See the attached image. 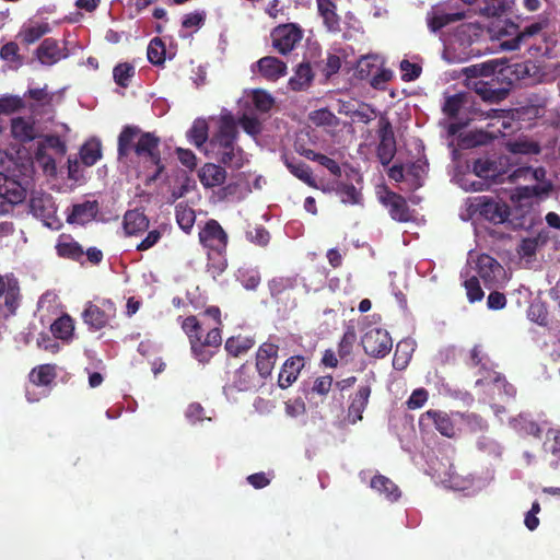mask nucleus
<instances>
[{
    "mask_svg": "<svg viewBox=\"0 0 560 560\" xmlns=\"http://www.w3.org/2000/svg\"><path fill=\"white\" fill-rule=\"evenodd\" d=\"M159 143L161 139L155 132L144 131L136 125H126L118 135V159L122 160L133 153L144 170H154L148 176V183H155L165 172Z\"/></svg>",
    "mask_w": 560,
    "mask_h": 560,
    "instance_id": "f257e3e1",
    "label": "nucleus"
},
{
    "mask_svg": "<svg viewBox=\"0 0 560 560\" xmlns=\"http://www.w3.org/2000/svg\"><path fill=\"white\" fill-rule=\"evenodd\" d=\"M203 316L211 317L215 325L208 328L206 335L201 334V323L195 315L184 317L182 323H179V328L188 337L194 359L202 364H207L215 354V350L221 347V328H219L221 327V311L217 306H211L203 310Z\"/></svg>",
    "mask_w": 560,
    "mask_h": 560,
    "instance_id": "f03ea898",
    "label": "nucleus"
},
{
    "mask_svg": "<svg viewBox=\"0 0 560 560\" xmlns=\"http://www.w3.org/2000/svg\"><path fill=\"white\" fill-rule=\"evenodd\" d=\"M237 125L230 115L222 116L218 121V129L209 141H206V153L220 165L235 171L245 164V153L237 144Z\"/></svg>",
    "mask_w": 560,
    "mask_h": 560,
    "instance_id": "7ed1b4c3",
    "label": "nucleus"
},
{
    "mask_svg": "<svg viewBox=\"0 0 560 560\" xmlns=\"http://www.w3.org/2000/svg\"><path fill=\"white\" fill-rule=\"evenodd\" d=\"M535 180L534 185H521L512 189L511 195H516L518 198L524 197H542L551 196L553 192V183L548 178V172L544 166L533 167L530 165L518 166L509 173L506 180L515 184L520 180Z\"/></svg>",
    "mask_w": 560,
    "mask_h": 560,
    "instance_id": "20e7f679",
    "label": "nucleus"
},
{
    "mask_svg": "<svg viewBox=\"0 0 560 560\" xmlns=\"http://www.w3.org/2000/svg\"><path fill=\"white\" fill-rule=\"evenodd\" d=\"M550 196L517 197L511 195L512 210L506 222H510L514 230L530 231L541 222L537 207L548 200Z\"/></svg>",
    "mask_w": 560,
    "mask_h": 560,
    "instance_id": "39448f33",
    "label": "nucleus"
},
{
    "mask_svg": "<svg viewBox=\"0 0 560 560\" xmlns=\"http://www.w3.org/2000/svg\"><path fill=\"white\" fill-rule=\"evenodd\" d=\"M25 188L12 177L0 172V215H11L14 207L25 202Z\"/></svg>",
    "mask_w": 560,
    "mask_h": 560,
    "instance_id": "423d86ee",
    "label": "nucleus"
},
{
    "mask_svg": "<svg viewBox=\"0 0 560 560\" xmlns=\"http://www.w3.org/2000/svg\"><path fill=\"white\" fill-rule=\"evenodd\" d=\"M198 242L208 253L222 256L228 249V233L215 219H210L203 223L202 229L198 232Z\"/></svg>",
    "mask_w": 560,
    "mask_h": 560,
    "instance_id": "0eeeda50",
    "label": "nucleus"
},
{
    "mask_svg": "<svg viewBox=\"0 0 560 560\" xmlns=\"http://www.w3.org/2000/svg\"><path fill=\"white\" fill-rule=\"evenodd\" d=\"M114 317L115 305L108 300H104L100 304L88 302L82 313L83 324L88 325V328L93 331L107 327L108 322Z\"/></svg>",
    "mask_w": 560,
    "mask_h": 560,
    "instance_id": "6e6552de",
    "label": "nucleus"
},
{
    "mask_svg": "<svg viewBox=\"0 0 560 560\" xmlns=\"http://www.w3.org/2000/svg\"><path fill=\"white\" fill-rule=\"evenodd\" d=\"M302 36L303 31H301L296 23L278 25L270 33L273 49L283 56H287L295 48L299 42H301Z\"/></svg>",
    "mask_w": 560,
    "mask_h": 560,
    "instance_id": "1a4fd4ad",
    "label": "nucleus"
},
{
    "mask_svg": "<svg viewBox=\"0 0 560 560\" xmlns=\"http://www.w3.org/2000/svg\"><path fill=\"white\" fill-rule=\"evenodd\" d=\"M364 353L372 358H384L392 350V337L385 329L372 328L360 339Z\"/></svg>",
    "mask_w": 560,
    "mask_h": 560,
    "instance_id": "9d476101",
    "label": "nucleus"
},
{
    "mask_svg": "<svg viewBox=\"0 0 560 560\" xmlns=\"http://www.w3.org/2000/svg\"><path fill=\"white\" fill-rule=\"evenodd\" d=\"M395 137L392 122L387 117L381 116L378 119V145H376V158L382 166H387L394 160Z\"/></svg>",
    "mask_w": 560,
    "mask_h": 560,
    "instance_id": "9b49d317",
    "label": "nucleus"
},
{
    "mask_svg": "<svg viewBox=\"0 0 560 560\" xmlns=\"http://www.w3.org/2000/svg\"><path fill=\"white\" fill-rule=\"evenodd\" d=\"M19 307V284L13 278L0 276V318L14 315Z\"/></svg>",
    "mask_w": 560,
    "mask_h": 560,
    "instance_id": "f8f14e48",
    "label": "nucleus"
},
{
    "mask_svg": "<svg viewBox=\"0 0 560 560\" xmlns=\"http://www.w3.org/2000/svg\"><path fill=\"white\" fill-rule=\"evenodd\" d=\"M27 208H30V213L34 218L42 220L48 228L50 226L49 221L55 219V212L57 211L52 197L43 191H32L30 201H27Z\"/></svg>",
    "mask_w": 560,
    "mask_h": 560,
    "instance_id": "ddd939ff",
    "label": "nucleus"
},
{
    "mask_svg": "<svg viewBox=\"0 0 560 560\" xmlns=\"http://www.w3.org/2000/svg\"><path fill=\"white\" fill-rule=\"evenodd\" d=\"M511 210V206L489 197H482L480 202H478V214L494 225L508 222Z\"/></svg>",
    "mask_w": 560,
    "mask_h": 560,
    "instance_id": "4468645a",
    "label": "nucleus"
},
{
    "mask_svg": "<svg viewBox=\"0 0 560 560\" xmlns=\"http://www.w3.org/2000/svg\"><path fill=\"white\" fill-rule=\"evenodd\" d=\"M47 148L56 151L58 155H65L67 147H65V142H62L57 135H46L44 136V141L37 144L36 161L44 166V171H46V173L51 174L55 172V162L45 153V149Z\"/></svg>",
    "mask_w": 560,
    "mask_h": 560,
    "instance_id": "2eb2a0df",
    "label": "nucleus"
},
{
    "mask_svg": "<svg viewBox=\"0 0 560 560\" xmlns=\"http://www.w3.org/2000/svg\"><path fill=\"white\" fill-rule=\"evenodd\" d=\"M98 203L94 201H83L82 203H73L68 212H66V223L70 225H85L97 217Z\"/></svg>",
    "mask_w": 560,
    "mask_h": 560,
    "instance_id": "dca6fc26",
    "label": "nucleus"
},
{
    "mask_svg": "<svg viewBox=\"0 0 560 560\" xmlns=\"http://www.w3.org/2000/svg\"><path fill=\"white\" fill-rule=\"evenodd\" d=\"M502 265L493 257L482 254L477 258V278L482 280L487 289L493 288L498 283V279L502 277Z\"/></svg>",
    "mask_w": 560,
    "mask_h": 560,
    "instance_id": "f3484780",
    "label": "nucleus"
},
{
    "mask_svg": "<svg viewBox=\"0 0 560 560\" xmlns=\"http://www.w3.org/2000/svg\"><path fill=\"white\" fill-rule=\"evenodd\" d=\"M430 423L434 425V429L439 431L442 436L447 439H453L455 436V424L452 417L447 413L439 410H429L418 419V424L420 427H427Z\"/></svg>",
    "mask_w": 560,
    "mask_h": 560,
    "instance_id": "a211bd4d",
    "label": "nucleus"
},
{
    "mask_svg": "<svg viewBox=\"0 0 560 560\" xmlns=\"http://www.w3.org/2000/svg\"><path fill=\"white\" fill-rule=\"evenodd\" d=\"M277 351H279V347L268 341L258 347V351H256V372H258L260 378L266 380L271 375L277 360Z\"/></svg>",
    "mask_w": 560,
    "mask_h": 560,
    "instance_id": "6ab92c4d",
    "label": "nucleus"
},
{
    "mask_svg": "<svg viewBox=\"0 0 560 560\" xmlns=\"http://www.w3.org/2000/svg\"><path fill=\"white\" fill-rule=\"evenodd\" d=\"M382 205L388 207V214H390V219L398 223L411 221V211H409L406 198L402 196L388 191L386 196L382 197Z\"/></svg>",
    "mask_w": 560,
    "mask_h": 560,
    "instance_id": "aec40b11",
    "label": "nucleus"
},
{
    "mask_svg": "<svg viewBox=\"0 0 560 560\" xmlns=\"http://www.w3.org/2000/svg\"><path fill=\"white\" fill-rule=\"evenodd\" d=\"M305 365V359L302 355H293L287 359L282 366H280V373H278V387L287 389L298 381L299 373Z\"/></svg>",
    "mask_w": 560,
    "mask_h": 560,
    "instance_id": "412c9836",
    "label": "nucleus"
},
{
    "mask_svg": "<svg viewBox=\"0 0 560 560\" xmlns=\"http://www.w3.org/2000/svg\"><path fill=\"white\" fill-rule=\"evenodd\" d=\"M548 27V18L540 16L535 23L528 24L522 32L516 33L510 40L501 43L502 50L515 51L520 49V45L527 38L538 35L541 31Z\"/></svg>",
    "mask_w": 560,
    "mask_h": 560,
    "instance_id": "4be33fe9",
    "label": "nucleus"
},
{
    "mask_svg": "<svg viewBox=\"0 0 560 560\" xmlns=\"http://www.w3.org/2000/svg\"><path fill=\"white\" fill-rule=\"evenodd\" d=\"M258 73L262 75L264 80L275 82L285 75L288 67L285 62L277 59L275 56H265L256 61Z\"/></svg>",
    "mask_w": 560,
    "mask_h": 560,
    "instance_id": "5701e85b",
    "label": "nucleus"
},
{
    "mask_svg": "<svg viewBox=\"0 0 560 560\" xmlns=\"http://www.w3.org/2000/svg\"><path fill=\"white\" fill-rule=\"evenodd\" d=\"M83 247L73 241V237L69 234H61L58 237V244H56V254L59 258L70 259L73 262L83 265Z\"/></svg>",
    "mask_w": 560,
    "mask_h": 560,
    "instance_id": "b1692460",
    "label": "nucleus"
},
{
    "mask_svg": "<svg viewBox=\"0 0 560 560\" xmlns=\"http://www.w3.org/2000/svg\"><path fill=\"white\" fill-rule=\"evenodd\" d=\"M223 167L225 166L219 163L203 164L202 168H200V172H198V178H200V184H202L203 188L212 189L225 183V177L228 176V173Z\"/></svg>",
    "mask_w": 560,
    "mask_h": 560,
    "instance_id": "393cba45",
    "label": "nucleus"
},
{
    "mask_svg": "<svg viewBox=\"0 0 560 560\" xmlns=\"http://www.w3.org/2000/svg\"><path fill=\"white\" fill-rule=\"evenodd\" d=\"M370 394V385H362L358 386L354 396L350 397V405H348V419H350V423L355 424V422L361 420V415L365 411V407H368Z\"/></svg>",
    "mask_w": 560,
    "mask_h": 560,
    "instance_id": "a878e982",
    "label": "nucleus"
},
{
    "mask_svg": "<svg viewBox=\"0 0 560 560\" xmlns=\"http://www.w3.org/2000/svg\"><path fill=\"white\" fill-rule=\"evenodd\" d=\"M282 161H284V166H287L288 172H290L292 176L296 177L298 180L306 184V186L313 189H317V184L312 176V168H310V165L294 156L288 155H284Z\"/></svg>",
    "mask_w": 560,
    "mask_h": 560,
    "instance_id": "bb28decb",
    "label": "nucleus"
},
{
    "mask_svg": "<svg viewBox=\"0 0 560 560\" xmlns=\"http://www.w3.org/2000/svg\"><path fill=\"white\" fill-rule=\"evenodd\" d=\"M63 57L65 55L60 51L59 43L51 37L42 40V44L36 49L37 61L44 66L51 67Z\"/></svg>",
    "mask_w": 560,
    "mask_h": 560,
    "instance_id": "cd10ccee",
    "label": "nucleus"
},
{
    "mask_svg": "<svg viewBox=\"0 0 560 560\" xmlns=\"http://www.w3.org/2000/svg\"><path fill=\"white\" fill-rule=\"evenodd\" d=\"M370 489L378 492V494L383 495L384 499L388 500L390 503L396 502L401 497V491H399L397 485H395L392 479L381 474H376L370 479Z\"/></svg>",
    "mask_w": 560,
    "mask_h": 560,
    "instance_id": "c85d7f7f",
    "label": "nucleus"
},
{
    "mask_svg": "<svg viewBox=\"0 0 560 560\" xmlns=\"http://www.w3.org/2000/svg\"><path fill=\"white\" fill-rule=\"evenodd\" d=\"M149 219L139 210H129L124 214V232L128 236H137L147 231Z\"/></svg>",
    "mask_w": 560,
    "mask_h": 560,
    "instance_id": "c756f323",
    "label": "nucleus"
},
{
    "mask_svg": "<svg viewBox=\"0 0 560 560\" xmlns=\"http://www.w3.org/2000/svg\"><path fill=\"white\" fill-rule=\"evenodd\" d=\"M493 80H478L475 82V92L485 102L500 103L508 96V89L493 86Z\"/></svg>",
    "mask_w": 560,
    "mask_h": 560,
    "instance_id": "7c9ffc66",
    "label": "nucleus"
},
{
    "mask_svg": "<svg viewBox=\"0 0 560 560\" xmlns=\"http://www.w3.org/2000/svg\"><path fill=\"white\" fill-rule=\"evenodd\" d=\"M312 81L313 72L310 62H300L296 70H294V75L288 80V88L295 92L305 91L310 88Z\"/></svg>",
    "mask_w": 560,
    "mask_h": 560,
    "instance_id": "2f4dec72",
    "label": "nucleus"
},
{
    "mask_svg": "<svg viewBox=\"0 0 560 560\" xmlns=\"http://www.w3.org/2000/svg\"><path fill=\"white\" fill-rule=\"evenodd\" d=\"M12 137L22 143L35 140V124L22 116L13 118Z\"/></svg>",
    "mask_w": 560,
    "mask_h": 560,
    "instance_id": "473e14b6",
    "label": "nucleus"
},
{
    "mask_svg": "<svg viewBox=\"0 0 560 560\" xmlns=\"http://www.w3.org/2000/svg\"><path fill=\"white\" fill-rule=\"evenodd\" d=\"M318 14L326 30L330 32L339 31V16L336 14V3L332 0H316Z\"/></svg>",
    "mask_w": 560,
    "mask_h": 560,
    "instance_id": "72a5a7b5",
    "label": "nucleus"
},
{
    "mask_svg": "<svg viewBox=\"0 0 560 560\" xmlns=\"http://www.w3.org/2000/svg\"><path fill=\"white\" fill-rule=\"evenodd\" d=\"M253 345H255V340L252 337L238 335L228 337L224 349H226L228 355L236 358L247 353Z\"/></svg>",
    "mask_w": 560,
    "mask_h": 560,
    "instance_id": "f704fd0d",
    "label": "nucleus"
},
{
    "mask_svg": "<svg viewBox=\"0 0 560 560\" xmlns=\"http://www.w3.org/2000/svg\"><path fill=\"white\" fill-rule=\"evenodd\" d=\"M506 150L512 154L521 155H538L541 152V147L537 141H532L526 138H518L517 140L509 141Z\"/></svg>",
    "mask_w": 560,
    "mask_h": 560,
    "instance_id": "c9c22d12",
    "label": "nucleus"
},
{
    "mask_svg": "<svg viewBox=\"0 0 560 560\" xmlns=\"http://www.w3.org/2000/svg\"><path fill=\"white\" fill-rule=\"evenodd\" d=\"M55 381V365L40 364L30 372V382L36 386H49Z\"/></svg>",
    "mask_w": 560,
    "mask_h": 560,
    "instance_id": "e433bc0d",
    "label": "nucleus"
},
{
    "mask_svg": "<svg viewBox=\"0 0 560 560\" xmlns=\"http://www.w3.org/2000/svg\"><path fill=\"white\" fill-rule=\"evenodd\" d=\"M101 159V142L96 139H90L83 142L80 148V160L83 166L91 167Z\"/></svg>",
    "mask_w": 560,
    "mask_h": 560,
    "instance_id": "4c0bfd02",
    "label": "nucleus"
},
{
    "mask_svg": "<svg viewBox=\"0 0 560 560\" xmlns=\"http://www.w3.org/2000/svg\"><path fill=\"white\" fill-rule=\"evenodd\" d=\"M49 330L60 340H70L73 336V319L68 314H63L51 323Z\"/></svg>",
    "mask_w": 560,
    "mask_h": 560,
    "instance_id": "58836bf2",
    "label": "nucleus"
},
{
    "mask_svg": "<svg viewBox=\"0 0 560 560\" xmlns=\"http://www.w3.org/2000/svg\"><path fill=\"white\" fill-rule=\"evenodd\" d=\"M467 104V95L465 93L453 94L444 100L442 105V114L446 115L448 119H456L459 110Z\"/></svg>",
    "mask_w": 560,
    "mask_h": 560,
    "instance_id": "ea45409f",
    "label": "nucleus"
},
{
    "mask_svg": "<svg viewBox=\"0 0 560 560\" xmlns=\"http://www.w3.org/2000/svg\"><path fill=\"white\" fill-rule=\"evenodd\" d=\"M495 68H498V61L489 60L464 68L463 74L468 79L489 78L495 73Z\"/></svg>",
    "mask_w": 560,
    "mask_h": 560,
    "instance_id": "a19ab883",
    "label": "nucleus"
},
{
    "mask_svg": "<svg viewBox=\"0 0 560 560\" xmlns=\"http://www.w3.org/2000/svg\"><path fill=\"white\" fill-rule=\"evenodd\" d=\"M209 139H211V137L207 135V121L202 118L194 120L190 129H188V140H190L191 144L200 149Z\"/></svg>",
    "mask_w": 560,
    "mask_h": 560,
    "instance_id": "79ce46f5",
    "label": "nucleus"
},
{
    "mask_svg": "<svg viewBox=\"0 0 560 560\" xmlns=\"http://www.w3.org/2000/svg\"><path fill=\"white\" fill-rule=\"evenodd\" d=\"M316 68H318L324 79L329 80L331 77L336 75L341 68V58L338 55L328 52L326 54V58L316 62Z\"/></svg>",
    "mask_w": 560,
    "mask_h": 560,
    "instance_id": "37998d69",
    "label": "nucleus"
},
{
    "mask_svg": "<svg viewBox=\"0 0 560 560\" xmlns=\"http://www.w3.org/2000/svg\"><path fill=\"white\" fill-rule=\"evenodd\" d=\"M472 173L481 179H494L498 177V164L489 159H477L472 163Z\"/></svg>",
    "mask_w": 560,
    "mask_h": 560,
    "instance_id": "c03bdc74",
    "label": "nucleus"
},
{
    "mask_svg": "<svg viewBox=\"0 0 560 560\" xmlns=\"http://www.w3.org/2000/svg\"><path fill=\"white\" fill-rule=\"evenodd\" d=\"M456 417L460 418V421H463L464 425L468 428V431L472 433L483 432L488 430V423L483 418L478 416L476 412H456Z\"/></svg>",
    "mask_w": 560,
    "mask_h": 560,
    "instance_id": "a18cd8bd",
    "label": "nucleus"
},
{
    "mask_svg": "<svg viewBox=\"0 0 560 560\" xmlns=\"http://www.w3.org/2000/svg\"><path fill=\"white\" fill-rule=\"evenodd\" d=\"M464 14L462 13H439L429 20V28L432 32H439L441 28L462 21Z\"/></svg>",
    "mask_w": 560,
    "mask_h": 560,
    "instance_id": "49530a36",
    "label": "nucleus"
},
{
    "mask_svg": "<svg viewBox=\"0 0 560 560\" xmlns=\"http://www.w3.org/2000/svg\"><path fill=\"white\" fill-rule=\"evenodd\" d=\"M512 7L513 0H488L482 11H485V14L489 18H500L508 14V12L512 10Z\"/></svg>",
    "mask_w": 560,
    "mask_h": 560,
    "instance_id": "de8ad7c7",
    "label": "nucleus"
},
{
    "mask_svg": "<svg viewBox=\"0 0 560 560\" xmlns=\"http://www.w3.org/2000/svg\"><path fill=\"white\" fill-rule=\"evenodd\" d=\"M336 194L345 205L357 206L361 203V192L352 184H340L336 188Z\"/></svg>",
    "mask_w": 560,
    "mask_h": 560,
    "instance_id": "09e8293b",
    "label": "nucleus"
},
{
    "mask_svg": "<svg viewBox=\"0 0 560 560\" xmlns=\"http://www.w3.org/2000/svg\"><path fill=\"white\" fill-rule=\"evenodd\" d=\"M148 61L154 66H161L165 61V45L159 37L148 44Z\"/></svg>",
    "mask_w": 560,
    "mask_h": 560,
    "instance_id": "8fccbe9b",
    "label": "nucleus"
},
{
    "mask_svg": "<svg viewBox=\"0 0 560 560\" xmlns=\"http://www.w3.org/2000/svg\"><path fill=\"white\" fill-rule=\"evenodd\" d=\"M114 82L118 84L120 88L129 86V81H131L132 75L135 74V68H132L129 62H120L118 66L114 67Z\"/></svg>",
    "mask_w": 560,
    "mask_h": 560,
    "instance_id": "3c124183",
    "label": "nucleus"
},
{
    "mask_svg": "<svg viewBox=\"0 0 560 560\" xmlns=\"http://www.w3.org/2000/svg\"><path fill=\"white\" fill-rule=\"evenodd\" d=\"M491 140V136L485 131H470L460 137V147L470 149L479 145H486Z\"/></svg>",
    "mask_w": 560,
    "mask_h": 560,
    "instance_id": "603ef678",
    "label": "nucleus"
},
{
    "mask_svg": "<svg viewBox=\"0 0 560 560\" xmlns=\"http://www.w3.org/2000/svg\"><path fill=\"white\" fill-rule=\"evenodd\" d=\"M24 107L23 98L18 95H3L0 97V115H11Z\"/></svg>",
    "mask_w": 560,
    "mask_h": 560,
    "instance_id": "864d4df0",
    "label": "nucleus"
},
{
    "mask_svg": "<svg viewBox=\"0 0 560 560\" xmlns=\"http://www.w3.org/2000/svg\"><path fill=\"white\" fill-rule=\"evenodd\" d=\"M355 343V329L352 326L346 327L342 339L338 342V358L346 359L351 354V349Z\"/></svg>",
    "mask_w": 560,
    "mask_h": 560,
    "instance_id": "5fc2aeb1",
    "label": "nucleus"
},
{
    "mask_svg": "<svg viewBox=\"0 0 560 560\" xmlns=\"http://www.w3.org/2000/svg\"><path fill=\"white\" fill-rule=\"evenodd\" d=\"M176 222H178L179 230L189 234L195 223V213L191 209L178 205L176 206Z\"/></svg>",
    "mask_w": 560,
    "mask_h": 560,
    "instance_id": "6e6d98bb",
    "label": "nucleus"
},
{
    "mask_svg": "<svg viewBox=\"0 0 560 560\" xmlns=\"http://www.w3.org/2000/svg\"><path fill=\"white\" fill-rule=\"evenodd\" d=\"M252 103H254L256 110L266 114L273 107V97L262 90H254L252 92Z\"/></svg>",
    "mask_w": 560,
    "mask_h": 560,
    "instance_id": "4d7b16f0",
    "label": "nucleus"
},
{
    "mask_svg": "<svg viewBox=\"0 0 560 560\" xmlns=\"http://www.w3.org/2000/svg\"><path fill=\"white\" fill-rule=\"evenodd\" d=\"M48 33L49 25L47 23L27 26L24 28V32H22V40L27 45H32Z\"/></svg>",
    "mask_w": 560,
    "mask_h": 560,
    "instance_id": "13d9d810",
    "label": "nucleus"
},
{
    "mask_svg": "<svg viewBox=\"0 0 560 560\" xmlns=\"http://www.w3.org/2000/svg\"><path fill=\"white\" fill-rule=\"evenodd\" d=\"M492 392L499 393L504 399L512 400L515 397V387L501 375H494L492 378Z\"/></svg>",
    "mask_w": 560,
    "mask_h": 560,
    "instance_id": "bf43d9fd",
    "label": "nucleus"
},
{
    "mask_svg": "<svg viewBox=\"0 0 560 560\" xmlns=\"http://www.w3.org/2000/svg\"><path fill=\"white\" fill-rule=\"evenodd\" d=\"M292 289L293 279L289 277L272 278V280L268 281V290H270V295H272V298H278Z\"/></svg>",
    "mask_w": 560,
    "mask_h": 560,
    "instance_id": "052dcab7",
    "label": "nucleus"
},
{
    "mask_svg": "<svg viewBox=\"0 0 560 560\" xmlns=\"http://www.w3.org/2000/svg\"><path fill=\"white\" fill-rule=\"evenodd\" d=\"M409 343L400 341L396 343V350H394L393 366L396 371H402L406 369L407 362L409 361Z\"/></svg>",
    "mask_w": 560,
    "mask_h": 560,
    "instance_id": "680f3d73",
    "label": "nucleus"
},
{
    "mask_svg": "<svg viewBox=\"0 0 560 560\" xmlns=\"http://www.w3.org/2000/svg\"><path fill=\"white\" fill-rule=\"evenodd\" d=\"M238 279L242 287L248 291H254L259 285L261 278L255 269H240Z\"/></svg>",
    "mask_w": 560,
    "mask_h": 560,
    "instance_id": "e2e57ef3",
    "label": "nucleus"
},
{
    "mask_svg": "<svg viewBox=\"0 0 560 560\" xmlns=\"http://www.w3.org/2000/svg\"><path fill=\"white\" fill-rule=\"evenodd\" d=\"M464 290H466V299L470 303L479 302L483 299V291L479 287V280L476 276L464 280Z\"/></svg>",
    "mask_w": 560,
    "mask_h": 560,
    "instance_id": "0e129e2a",
    "label": "nucleus"
},
{
    "mask_svg": "<svg viewBox=\"0 0 560 560\" xmlns=\"http://www.w3.org/2000/svg\"><path fill=\"white\" fill-rule=\"evenodd\" d=\"M348 115H350V118L354 121L369 124L375 118V109L369 104H362L355 110L348 113Z\"/></svg>",
    "mask_w": 560,
    "mask_h": 560,
    "instance_id": "69168bd1",
    "label": "nucleus"
},
{
    "mask_svg": "<svg viewBox=\"0 0 560 560\" xmlns=\"http://www.w3.org/2000/svg\"><path fill=\"white\" fill-rule=\"evenodd\" d=\"M234 387H236L238 392H247L253 387V384H250L249 368L246 364L240 365L238 371H236Z\"/></svg>",
    "mask_w": 560,
    "mask_h": 560,
    "instance_id": "338daca9",
    "label": "nucleus"
},
{
    "mask_svg": "<svg viewBox=\"0 0 560 560\" xmlns=\"http://www.w3.org/2000/svg\"><path fill=\"white\" fill-rule=\"evenodd\" d=\"M547 451L552 457L560 459V430L551 429L547 432Z\"/></svg>",
    "mask_w": 560,
    "mask_h": 560,
    "instance_id": "774afa93",
    "label": "nucleus"
}]
</instances>
